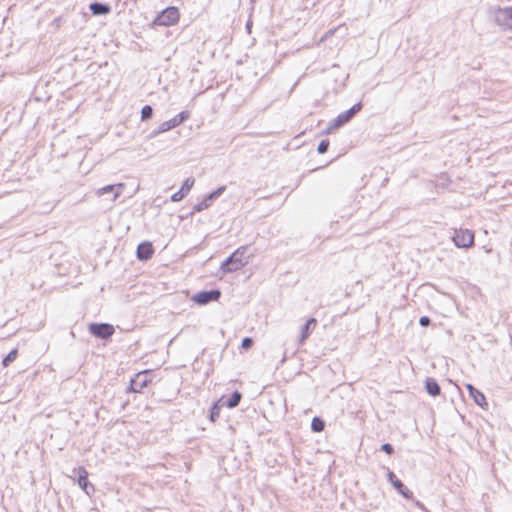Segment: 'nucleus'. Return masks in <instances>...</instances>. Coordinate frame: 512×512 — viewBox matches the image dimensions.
<instances>
[{"mask_svg": "<svg viewBox=\"0 0 512 512\" xmlns=\"http://www.w3.org/2000/svg\"><path fill=\"white\" fill-rule=\"evenodd\" d=\"M91 13L95 16L107 15L111 12V7L106 3L92 2L89 5Z\"/></svg>", "mask_w": 512, "mask_h": 512, "instance_id": "obj_17", "label": "nucleus"}, {"mask_svg": "<svg viewBox=\"0 0 512 512\" xmlns=\"http://www.w3.org/2000/svg\"><path fill=\"white\" fill-rule=\"evenodd\" d=\"M425 389L426 392L433 397L439 396L441 394L440 385L438 384L436 379L431 377L426 378Z\"/></svg>", "mask_w": 512, "mask_h": 512, "instance_id": "obj_18", "label": "nucleus"}, {"mask_svg": "<svg viewBox=\"0 0 512 512\" xmlns=\"http://www.w3.org/2000/svg\"><path fill=\"white\" fill-rule=\"evenodd\" d=\"M189 117H190L189 111H182L178 115H176L175 117H173L172 119H170L166 122L168 123L169 128L173 129V128L179 126L180 124H182L183 122H185Z\"/></svg>", "mask_w": 512, "mask_h": 512, "instance_id": "obj_19", "label": "nucleus"}, {"mask_svg": "<svg viewBox=\"0 0 512 512\" xmlns=\"http://www.w3.org/2000/svg\"><path fill=\"white\" fill-rule=\"evenodd\" d=\"M419 324L422 327H427V326H429L431 324V319L428 316H422L419 319Z\"/></svg>", "mask_w": 512, "mask_h": 512, "instance_id": "obj_30", "label": "nucleus"}, {"mask_svg": "<svg viewBox=\"0 0 512 512\" xmlns=\"http://www.w3.org/2000/svg\"><path fill=\"white\" fill-rule=\"evenodd\" d=\"M329 140L328 139H324V140H321L320 143L318 144V147H317V151L319 154H324L328 151L329 149Z\"/></svg>", "mask_w": 512, "mask_h": 512, "instance_id": "obj_27", "label": "nucleus"}, {"mask_svg": "<svg viewBox=\"0 0 512 512\" xmlns=\"http://www.w3.org/2000/svg\"><path fill=\"white\" fill-rule=\"evenodd\" d=\"M325 428V422L320 417H314L311 421V429L313 432H322Z\"/></svg>", "mask_w": 512, "mask_h": 512, "instance_id": "obj_23", "label": "nucleus"}, {"mask_svg": "<svg viewBox=\"0 0 512 512\" xmlns=\"http://www.w3.org/2000/svg\"><path fill=\"white\" fill-rule=\"evenodd\" d=\"M381 451L388 455H392L394 453V447L390 443H384L381 445Z\"/></svg>", "mask_w": 512, "mask_h": 512, "instance_id": "obj_29", "label": "nucleus"}, {"mask_svg": "<svg viewBox=\"0 0 512 512\" xmlns=\"http://www.w3.org/2000/svg\"><path fill=\"white\" fill-rule=\"evenodd\" d=\"M466 388L469 392L470 397L474 400V402L484 408L485 406H488V403L486 401V398L482 392H480L477 388H475L472 384H467Z\"/></svg>", "mask_w": 512, "mask_h": 512, "instance_id": "obj_16", "label": "nucleus"}, {"mask_svg": "<svg viewBox=\"0 0 512 512\" xmlns=\"http://www.w3.org/2000/svg\"><path fill=\"white\" fill-rule=\"evenodd\" d=\"M225 190L226 186H220L216 190L207 194L201 202L194 205L193 212H201L208 209L212 203L225 192Z\"/></svg>", "mask_w": 512, "mask_h": 512, "instance_id": "obj_9", "label": "nucleus"}, {"mask_svg": "<svg viewBox=\"0 0 512 512\" xmlns=\"http://www.w3.org/2000/svg\"><path fill=\"white\" fill-rule=\"evenodd\" d=\"M189 117H190L189 111H182L178 115H176L175 117H173L172 119H170L166 122L168 123L169 128L173 129V128L179 126L180 124H182L183 122H185Z\"/></svg>", "mask_w": 512, "mask_h": 512, "instance_id": "obj_20", "label": "nucleus"}, {"mask_svg": "<svg viewBox=\"0 0 512 512\" xmlns=\"http://www.w3.org/2000/svg\"><path fill=\"white\" fill-rule=\"evenodd\" d=\"M54 22H55L56 24H59V22H60V18L55 19V20H54Z\"/></svg>", "mask_w": 512, "mask_h": 512, "instance_id": "obj_32", "label": "nucleus"}, {"mask_svg": "<svg viewBox=\"0 0 512 512\" xmlns=\"http://www.w3.org/2000/svg\"><path fill=\"white\" fill-rule=\"evenodd\" d=\"M490 13L496 24L503 30H512V7H499Z\"/></svg>", "mask_w": 512, "mask_h": 512, "instance_id": "obj_4", "label": "nucleus"}, {"mask_svg": "<svg viewBox=\"0 0 512 512\" xmlns=\"http://www.w3.org/2000/svg\"><path fill=\"white\" fill-rule=\"evenodd\" d=\"M74 472L78 475V485L79 487L88 495L91 496L95 492V487L88 480V472L83 467L80 466L77 469H74Z\"/></svg>", "mask_w": 512, "mask_h": 512, "instance_id": "obj_11", "label": "nucleus"}, {"mask_svg": "<svg viewBox=\"0 0 512 512\" xmlns=\"http://www.w3.org/2000/svg\"><path fill=\"white\" fill-rule=\"evenodd\" d=\"M169 130H171V129L169 128L168 123L165 121V122L161 123V124L158 126V128H157V129L153 130V131L148 135V138H149V139H152V138L156 137L157 135H159L160 133H164V132H167V131H169Z\"/></svg>", "mask_w": 512, "mask_h": 512, "instance_id": "obj_24", "label": "nucleus"}, {"mask_svg": "<svg viewBox=\"0 0 512 512\" xmlns=\"http://www.w3.org/2000/svg\"><path fill=\"white\" fill-rule=\"evenodd\" d=\"M317 325V320L313 317L309 318L305 324L301 327V333L299 337V343L302 344L309 338L313 330Z\"/></svg>", "mask_w": 512, "mask_h": 512, "instance_id": "obj_15", "label": "nucleus"}, {"mask_svg": "<svg viewBox=\"0 0 512 512\" xmlns=\"http://www.w3.org/2000/svg\"><path fill=\"white\" fill-rule=\"evenodd\" d=\"M18 355V350L13 349L11 350L2 360V364L4 367H8L12 362L15 361Z\"/></svg>", "mask_w": 512, "mask_h": 512, "instance_id": "obj_25", "label": "nucleus"}, {"mask_svg": "<svg viewBox=\"0 0 512 512\" xmlns=\"http://www.w3.org/2000/svg\"><path fill=\"white\" fill-rule=\"evenodd\" d=\"M88 330L92 336L102 340L111 338L115 332L113 325L109 323H90Z\"/></svg>", "mask_w": 512, "mask_h": 512, "instance_id": "obj_5", "label": "nucleus"}, {"mask_svg": "<svg viewBox=\"0 0 512 512\" xmlns=\"http://www.w3.org/2000/svg\"><path fill=\"white\" fill-rule=\"evenodd\" d=\"M152 116H153L152 106H150V105L143 106V108L141 109V120L147 121V120L151 119Z\"/></svg>", "mask_w": 512, "mask_h": 512, "instance_id": "obj_26", "label": "nucleus"}, {"mask_svg": "<svg viewBox=\"0 0 512 512\" xmlns=\"http://www.w3.org/2000/svg\"><path fill=\"white\" fill-rule=\"evenodd\" d=\"M242 399V394L239 391H234L231 393L227 400L222 401L223 406H227L228 408H235L239 405Z\"/></svg>", "mask_w": 512, "mask_h": 512, "instance_id": "obj_21", "label": "nucleus"}, {"mask_svg": "<svg viewBox=\"0 0 512 512\" xmlns=\"http://www.w3.org/2000/svg\"><path fill=\"white\" fill-rule=\"evenodd\" d=\"M194 178L188 177L182 184L181 188L171 196L172 202L181 201L194 185Z\"/></svg>", "mask_w": 512, "mask_h": 512, "instance_id": "obj_13", "label": "nucleus"}, {"mask_svg": "<svg viewBox=\"0 0 512 512\" xmlns=\"http://www.w3.org/2000/svg\"><path fill=\"white\" fill-rule=\"evenodd\" d=\"M150 382V371H141L131 379L127 392L140 393Z\"/></svg>", "mask_w": 512, "mask_h": 512, "instance_id": "obj_6", "label": "nucleus"}, {"mask_svg": "<svg viewBox=\"0 0 512 512\" xmlns=\"http://www.w3.org/2000/svg\"><path fill=\"white\" fill-rule=\"evenodd\" d=\"M179 10L170 6L162 10L153 20V26H171L179 21Z\"/></svg>", "mask_w": 512, "mask_h": 512, "instance_id": "obj_3", "label": "nucleus"}, {"mask_svg": "<svg viewBox=\"0 0 512 512\" xmlns=\"http://www.w3.org/2000/svg\"><path fill=\"white\" fill-rule=\"evenodd\" d=\"M387 480L391 483V485L394 487V489L402 495L405 499L413 500V492L410 491L404 483L397 478V476L394 474V472L388 470L387 473Z\"/></svg>", "mask_w": 512, "mask_h": 512, "instance_id": "obj_10", "label": "nucleus"}, {"mask_svg": "<svg viewBox=\"0 0 512 512\" xmlns=\"http://www.w3.org/2000/svg\"><path fill=\"white\" fill-rule=\"evenodd\" d=\"M363 108L362 102L354 104L351 108L343 113H340L327 127V133L331 130L338 129L349 123Z\"/></svg>", "mask_w": 512, "mask_h": 512, "instance_id": "obj_2", "label": "nucleus"}, {"mask_svg": "<svg viewBox=\"0 0 512 512\" xmlns=\"http://www.w3.org/2000/svg\"><path fill=\"white\" fill-rule=\"evenodd\" d=\"M221 297L219 289L203 290L191 297V300L199 306L207 305L211 302L218 301Z\"/></svg>", "mask_w": 512, "mask_h": 512, "instance_id": "obj_7", "label": "nucleus"}, {"mask_svg": "<svg viewBox=\"0 0 512 512\" xmlns=\"http://www.w3.org/2000/svg\"><path fill=\"white\" fill-rule=\"evenodd\" d=\"M248 251L247 246H241L236 249L225 261L221 264V270L224 273H232L243 268L247 263L249 256L246 255Z\"/></svg>", "mask_w": 512, "mask_h": 512, "instance_id": "obj_1", "label": "nucleus"}, {"mask_svg": "<svg viewBox=\"0 0 512 512\" xmlns=\"http://www.w3.org/2000/svg\"><path fill=\"white\" fill-rule=\"evenodd\" d=\"M123 184H111V185H107V186H104L100 189L97 190L96 194L98 196H103L105 194H110L112 193L113 196L111 198V201H115L121 194V190L123 188Z\"/></svg>", "mask_w": 512, "mask_h": 512, "instance_id": "obj_14", "label": "nucleus"}, {"mask_svg": "<svg viewBox=\"0 0 512 512\" xmlns=\"http://www.w3.org/2000/svg\"><path fill=\"white\" fill-rule=\"evenodd\" d=\"M222 401H223V398H220L218 401L214 402L212 407L210 408L209 419L212 422H216L220 416V410H221V407H223Z\"/></svg>", "mask_w": 512, "mask_h": 512, "instance_id": "obj_22", "label": "nucleus"}, {"mask_svg": "<svg viewBox=\"0 0 512 512\" xmlns=\"http://www.w3.org/2000/svg\"><path fill=\"white\" fill-rule=\"evenodd\" d=\"M414 502H415V505H416V506H418V507H419V508H421V509H424V506H423V504H422L421 502H419V501H417V500H416V501H414Z\"/></svg>", "mask_w": 512, "mask_h": 512, "instance_id": "obj_31", "label": "nucleus"}, {"mask_svg": "<svg viewBox=\"0 0 512 512\" xmlns=\"http://www.w3.org/2000/svg\"><path fill=\"white\" fill-rule=\"evenodd\" d=\"M247 29H250L251 28V25L250 23L248 22L247 25H246Z\"/></svg>", "mask_w": 512, "mask_h": 512, "instance_id": "obj_33", "label": "nucleus"}, {"mask_svg": "<svg viewBox=\"0 0 512 512\" xmlns=\"http://www.w3.org/2000/svg\"><path fill=\"white\" fill-rule=\"evenodd\" d=\"M254 345V340L251 337H245L242 340L241 347L245 350L250 349Z\"/></svg>", "mask_w": 512, "mask_h": 512, "instance_id": "obj_28", "label": "nucleus"}, {"mask_svg": "<svg viewBox=\"0 0 512 512\" xmlns=\"http://www.w3.org/2000/svg\"><path fill=\"white\" fill-rule=\"evenodd\" d=\"M154 253V248L151 242L144 241L137 246L136 255L141 261L149 260Z\"/></svg>", "mask_w": 512, "mask_h": 512, "instance_id": "obj_12", "label": "nucleus"}, {"mask_svg": "<svg viewBox=\"0 0 512 512\" xmlns=\"http://www.w3.org/2000/svg\"><path fill=\"white\" fill-rule=\"evenodd\" d=\"M453 241L458 248H469L474 244V233L469 229L456 230Z\"/></svg>", "mask_w": 512, "mask_h": 512, "instance_id": "obj_8", "label": "nucleus"}]
</instances>
